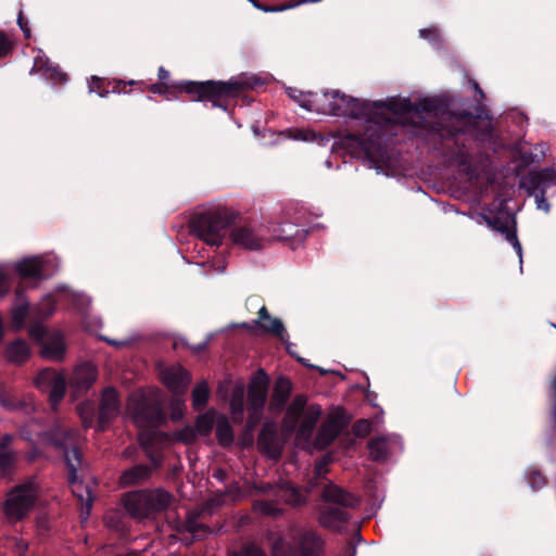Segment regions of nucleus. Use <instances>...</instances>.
<instances>
[{
  "instance_id": "nucleus-1",
  "label": "nucleus",
  "mask_w": 556,
  "mask_h": 556,
  "mask_svg": "<svg viewBox=\"0 0 556 556\" xmlns=\"http://www.w3.org/2000/svg\"><path fill=\"white\" fill-rule=\"evenodd\" d=\"M439 106L437 100L425 98L414 103L412 115L419 118L427 142L450 162L469 173L472 163V142L493 140V127L485 106L479 103L475 113L448 111L437 116Z\"/></svg>"
},
{
  "instance_id": "nucleus-2",
  "label": "nucleus",
  "mask_w": 556,
  "mask_h": 556,
  "mask_svg": "<svg viewBox=\"0 0 556 556\" xmlns=\"http://www.w3.org/2000/svg\"><path fill=\"white\" fill-rule=\"evenodd\" d=\"M352 111L345 117L365 119L362 131L349 132L343 144L354 151L364 153L366 157H375L383 151L389 138L393 136L395 122L388 114L380 112L387 109L395 115H412L414 103L409 99L391 98L387 101H367L350 96Z\"/></svg>"
},
{
  "instance_id": "nucleus-3",
  "label": "nucleus",
  "mask_w": 556,
  "mask_h": 556,
  "mask_svg": "<svg viewBox=\"0 0 556 556\" xmlns=\"http://www.w3.org/2000/svg\"><path fill=\"white\" fill-rule=\"evenodd\" d=\"M239 213L232 208L218 206L195 214L190 222L192 231L210 245L219 247L231 227L230 240L247 250L263 249L266 240L265 229L252 224H236Z\"/></svg>"
},
{
  "instance_id": "nucleus-4",
  "label": "nucleus",
  "mask_w": 556,
  "mask_h": 556,
  "mask_svg": "<svg viewBox=\"0 0 556 556\" xmlns=\"http://www.w3.org/2000/svg\"><path fill=\"white\" fill-rule=\"evenodd\" d=\"M264 85V80L254 75L242 74L227 81L223 80H180L172 84L157 81L148 88L152 93L178 98L187 93L191 101H210L214 106H222L219 101L239 97L241 93Z\"/></svg>"
},
{
  "instance_id": "nucleus-5",
  "label": "nucleus",
  "mask_w": 556,
  "mask_h": 556,
  "mask_svg": "<svg viewBox=\"0 0 556 556\" xmlns=\"http://www.w3.org/2000/svg\"><path fill=\"white\" fill-rule=\"evenodd\" d=\"M287 94L307 111L325 115L345 117L351 113L349 103H353L350 96L340 90H326L320 92H303L289 87Z\"/></svg>"
},
{
  "instance_id": "nucleus-6",
  "label": "nucleus",
  "mask_w": 556,
  "mask_h": 556,
  "mask_svg": "<svg viewBox=\"0 0 556 556\" xmlns=\"http://www.w3.org/2000/svg\"><path fill=\"white\" fill-rule=\"evenodd\" d=\"M173 500V494L163 488L141 489L126 493L123 504L130 516L148 518L166 510Z\"/></svg>"
},
{
  "instance_id": "nucleus-7",
  "label": "nucleus",
  "mask_w": 556,
  "mask_h": 556,
  "mask_svg": "<svg viewBox=\"0 0 556 556\" xmlns=\"http://www.w3.org/2000/svg\"><path fill=\"white\" fill-rule=\"evenodd\" d=\"M519 187L529 197L534 198L538 210L548 214L551 212L548 198L556 195V169L554 167L530 169L520 178Z\"/></svg>"
},
{
  "instance_id": "nucleus-8",
  "label": "nucleus",
  "mask_w": 556,
  "mask_h": 556,
  "mask_svg": "<svg viewBox=\"0 0 556 556\" xmlns=\"http://www.w3.org/2000/svg\"><path fill=\"white\" fill-rule=\"evenodd\" d=\"M37 488L34 482H26L16 486L4 504V513L10 521H20L25 518L35 506Z\"/></svg>"
},
{
  "instance_id": "nucleus-9",
  "label": "nucleus",
  "mask_w": 556,
  "mask_h": 556,
  "mask_svg": "<svg viewBox=\"0 0 556 556\" xmlns=\"http://www.w3.org/2000/svg\"><path fill=\"white\" fill-rule=\"evenodd\" d=\"M289 539L298 556H325V540L314 528L293 526Z\"/></svg>"
},
{
  "instance_id": "nucleus-10",
  "label": "nucleus",
  "mask_w": 556,
  "mask_h": 556,
  "mask_svg": "<svg viewBox=\"0 0 556 556\" xmlns=\"http://www.w3.org/2000/svg\"><path fill=\"white\" fill-rule=\"evenodd\" d=\"M269 377L263 368H260L253 376L248 389V404L250 410L249 422L260 420L267 400Z\"/></svg>"
},
{
  "instance_id": "nucleus-11",
  "label": "nucleus",
  "mask_w": 556,
  "mask_h": 556,
  "mask_svg": "<svg viewBox=\"0 0 556 556\" xmlns=\"http://www.w3.org/2000/svg\"><path fill=\"white\" fill-rule=\"evenodd\" d=\"M34 384L40 391L48 393L52 407H56L64 399L66 391L65 377L52 368L41 369L34 379Z\"/></svg>"
},
{
  "instance_id": "nucleus-12",
  "label": "nucleus",
  "mask_w": 556,
  "mask_h": 556,
  "mask_svg": "<svg viewBox=\"0 0 556 556\" xmlns=\"http://www.w3.org/2000/svg\"><path fill=\"white\" fill-rule=\"evenodd\" d=\"M119 412L121 400L117 390L113 387H106L102 391L99 403L97 430L104 432L119 415Z\"/></svg>"
},
{
  "instance_id": "nucleus-13",
  "label": "nucleus",
  "mask_w": 556,
  "mask_h": 556,
  "mask_svg": "<svg viewBox=\"0 0 556 556\" xmlns=\"http://www.w3.org/2000/svg\"><path fill=\"white\" fill-rule=\"evenodd\" d=\"M483 217L486 225L491 229L502 233L505 237L506 241L513 245L516 253L521 258L522 248L517 237V220L515 215L506 214L505 217H502L500 215H484Z\"/></svg>"
},
{
  "instance_id": "nucleus-14",
  "label": "nucleus",
  "mask_w": 556,
  "mask_h": 556,
  "mask_svg": "<svg viewBox=\"0 0 556 556\" xmlns=\"http://www.w3.org/2000/svg\"><path fill=\"white\" fill-rule=\"evenodd\" d=\"M54 446L63 452L67 469V482L74 485L78 481L77 471L83 462V453L76 442L70 438L55 440Z\"/></svg>"
},
{
  "instance_id": "nucleus-15",
  "label": "nucleus",
  "mask_w": 556,
  "mask_h": 556,
  "mask_svg": "<svg viewBox=\"0 0 556 556\" xmlns=\"http://www.w3.org/2000/svg\"><path fill=\"white\" fill-rule=\"evenodd\" d=\"M321 500L326 503L338 505L342 508H356L361 500L357 495L349 492L344 488L328 481L321 491Z\"/></svg>"
},
{
  "instance_id": "nucleus-16",
  "label": "nucleus",
  "mask_w": 556,
  "mask_h": 556,
  "mask_svg": "<svg viewBox=\"0 0 556 556\" xmlns=\"http://www.w3.org/2000/svg\"><path fill=\"white\" fill-rule=\"evenodd\" d=\"M160 469L154 468L151 463L149 465L136 464L121 473L118 485L123 489L142 485L151 479L153 472Z\"/></svg>"
},
{
  "instance_id": "nucleus-17",
  "label": "nucleus",
  "mask_w": 556,
  "mask_h": 556,
  "mask_svg": "<svg viewBox=\"0 0 556 556\" xmlns=\"http://www.w3.org/2000/svg\"><path fill=\"white\" fill-rule=\"evenodd\" d=\"M316 483L311 482L309 488L303 491L290 481H281L277 484L275 494L283 500V502L294 508L303 507L307 504L308 495Z\"/></svg>"
},
{
  "instance_id": "nucleus-18",
  "label": "nucleus",
  "mask_w": 556,
  "mask_h": 556,
  "mask_svg": "<svg viewBox=\"0 0 556 556\" xmlns=\"http://www.w3.org/2000/svg\"><path fill=\"white\" fill-rule=\"evenodd\" d=\"M255 324L264 332L276 336L283 343L288 342L289 336L286 331L283 323L277 317L271 318L265 305L260 308L258 319L255 320Z\"/></svg>"
},
{
  "instance_id": "nucleus-19",
  "label": "nucleus",
  "mask_w": 556,
  "mask_h": 556,
  "mask_svg": "<svg viewBox=\"0 0 556 556\" xmlns=\"http://www.w3.org/2000/svg\"><path fill=\"white\" fill-rule=\"evenodd\" d=\"M292 392V383L289 378L280 376L276 379L273 388L270 409L281 412Z\"/></svg>"
},
{
  "instance_id": "nucleus-20",
  "label": "nucleus",
  "mask_w": 556,
  "mask_h": 556,
  "mask_svg": "<svg viewBox=\"0 0 556 556\" xmlns=\"http://www.w3.org/2000/svg\"><path fill=\"white\" fill-rule=\"evenodd\" d=\"M307 235V230L299 229L292 223H282L279 224L273 230V237L275 240L290 242L291 248L295 249V245L302 243Z\"/></svg>"
},
{
  "instance_id": "nucleus-21",
  "label": "nucleus",
  "mask_w": 556,
  "mask_h": 556,
  "mask_svg": "<svg viewBox=\"0 0 556 556\" xmlns=\"http://www.w3.org/2000/svg\"><path fill=\"white\" fill-rule=\"evenodd\" d=\"M189 380V372L181 366L168 368L163 372L164 384L175 393L184 392Z\"/></svg>"
},
{
  "instance_id": "nucleus-22",
  "label": "nucleus",
  "mask_w": 556,
  "mask_h": 556,
  "mask_svg": "<svg viewBox=\"0 0 556 556\" xmlns=\"http://www.w3.org/2000/svg\"><path fill=\"white\" fill-rule=\"evenodd\" d=\"M96 379L97 369L91 364H84L75 370L71 383L78 392H87Z\"/></svg>"
},
{
  "instance_id": "nucleus-23",
  "label": "nucleus",
  "mask_w": 556,
  "mask_h": 556,
  "mask_svg": "<svg viewBox=\"0 0 556 556\" xmlns=\"http://www.w3.org/2000/svg\"><path fill=\"white\" fill-rule=\"evenodd\" d=\"M321 408L319 405L312 404L307 406L303 420L298 424V435L303 439H309L316 428V425L320 418Z\"/></svg>"
},
{
  "instance_id": "nucleus-24",
  "label": "nucleus",
  "mask_w": 556,
  "mask_h": 556,
  "mask_svg": "<svg viewBox=\"0 0 556 556\" xmlns=\"http://www.w3.org/2000/svg\"><path fill=\"white\" fill-rule=\"evenodd\" d=\"M65 343L61 333H54L42 343L41 355L51 361H62L65 355Z\"/></svg>"
},
{
  "instance_id": "nucleus-25",
  "label": "nucleus",
  "mask_w": 556,
  "mask_h": 556,
  "mask_svg": "<svg viewBox=\"0 0 556 556\" xmlns=\"http://www.w3.org/2000/svg\"><path fill=\"white\" fill-rule=\"evenodd\" d=\"M277 440L275 428L271 425L265 424L258 433V444L273 458H277L281 454L280 448L277 447Z\"/></svg>"
},
{
  "instance_id": "nucleus-26",
  "label": "nucleus",
  "mask_w": 556,
  "mask_h": 556,
  "mask_svg": "<svg viewBox=\"0 0 556 556\" xmlns=\"http://www.w3.org/2000/svg\"><path fill=\"white\" fill-rule=\"evenodd\" d=\"M136 418L148 422H157L164 419L162 409L156 405H151L146 399L139 400L135 405Z\"/></svg>"
},
{
  "instance_id": "nucleus-27",
  "label": "nucleus",
  "mask_w": 556,
  "mask_h": 556,
  "mask_svg": "<svg viewBox=\"0 0 556 556\" xmlns=\"http://www.w3.org/2000/svg\"><path fill=\"white\" fill-rule=\"evenodd\" d=\"M16 271L24 280H41L43 276L42 264L37 258H25L17 263Z\"/></svg>"
},
{
  "instance_id": "nucleus-28",
  "label": "nucleus",
  "mask_w": 556,
  "mask_h": 556,
  "mask_svg": "<svg viewBox=\"0 0 556 556\" xmlns=\"http://www.w3.org/2000/svg\"><path fill=\"white\" fill-rule=\"evenodd\" d=\"M139 445L144 452L148 460L154 466V468H162L164 463L163 453L154 446V438L152 434H140Z\"/></svg>"
},
{
  "instance_id": "nucleus-29",
  "label": "nucleus",
  "mask_w": 556,
  "mask_h": 556,
  "mask_svg": "<svg viewBox=\"0 0 556 556\" xmlns=\"http://www.w3.org/2000/svg\"><path fill=\"white\" fill-rule=\"evenodd\" d=\"M30 356V349L27 342L23 339H16L11 342L5 349V357L10 363L21 365L24 364Z\"/></svg>"
},
{
  "instance_id": "nucleus-30",
  "label": "nucleus",
  "mask_w": 556,
  "mask_h": 556,
  "mask_svg": "<svg viewBox=\"0 0 556 556\" xmlns=\"http://www.w3.org/2000/svg\"><path fill=\"white\" fill-rule=\"evenodd\" d=\"M307 397L304 394H296L290 405L287 407L285 422H290V428L293 430L302 415L306 410Z\"/></svg>"
},
{
  "instance_id": "nucleus-31",
  "label": "nucleus",
  "mask_w": 556,
  "mask_h": 556,
  "mask_svg": "<svg viewBox=\"0 0 556 556\" xmlns=\"http://www.w3.org/2000/svg\"><path fill=\"white\" fill-rule=\"evenodd\" d=\"M216 439L224 448L230 447L235 441L232 426L224 415H220L216 420Z\"/></svg>"
},
{
  "instance_id": "nucleus-32",
  "label": "nucleus",
  "mask_w": 556,
  "mask_h": 556,
  "mask_svg": "<svg viewBox=\"0 0 556 556\" xmlns=\"http://www.w3.org/2000/svg\"><path fill=\"white\" fill-rule=\"evenodd\" d=\"M38 71L43 72L46 78L54 83H64L67 80V76L59 67L53 66L48 60L43 61L41 58H36L31 72Z\"/></svg>"
},
{
  "instance_id": "nucleus-33",
  "label": "nucleus",
  "mask_w": 556,
  "mask_h": 556,
  "mask_svg": "<svg viewBox=\"0 0 556 556\" xmlns=\"http://www.w3.org/2000/svg\"><path fill=\"white\" fill-rule=\"evenodd\" d=\"M350 514L340 507L328 506L320 511L319 522L324 527H332L337 522H348Z\"/></svg>"
},
{
  "instance_id": "nucleus-34",
  "label": "nucleus",
  "mask_w": 556,
  "mask_h": 556,
  "mask_svg": "<svg viewBox=\"0 0 556 556\" xmlns=\"http://www.w3.org/2000/svg\"><path fill=\"white\" fill-rule=\"evenodd\" d=\"M367 446L372 460L384 462L388 459V442L384 438H372L368 441Z\"/></svg>"
},
{
  "instance_id": "nucleus-35",
  "label": "nucleus",
  "mask_w": 556,
  "mask_h": 556,
  "mask_svg": "<svg viewBox=\"0 0 556 556\" xmlns=\"http://www.w3.org/2000/svg\"><path fill=\"white\" fill-rule=\"evenodd\" d=\"M192 406L195 410H202L210 399V388L205 381H201L195 384L192 390Z\"/></svg>"
},
{
  "instance_id": "nucleus-36",
  "label": "nucleus",
  "mask_w": 556,
  "mask_h": 556,
  "mask_svg": "<svg viewBox=\"0 0 556 556\" xmlns=\"http://www.w3.org/2000/svg\"><path fill=\"white\" fill-rule=\"evenodd\" d=\"M214 415L215 412L212 409L197 417L194 430L199 435L207 437L211 434L214 427Z\"/></svg>"
},
{
  "instance_id": "nucleus-37",
  "label": "nucleus",
  "mask_w": 556,
  "mask_h": 556,
  "mask_svg": "<svg viewBox=\"0 0 556 556\" xmlns=\"http://www.w3.org/2000/svg\"><path fill=\"white\" fill-rule=\"evenodd\" d=\"M198 515H189L185 522L179 523L176 530L180 533L188 532L198 535L199 532L207 533L210 531L208 526L198 522Z\"/></svg>"
},
{
  "instance_id": "nucleus-38",
  "label": "nucleus",
  "mask_w": 556,
  "mask_h": 556,
  "mask_svg": "<svg viewBox=\"0 0 556 556\" xmlns=\"http://www.w3.org/2000/svg\"><path fill=\"white\" fill-rule=\"evenodd\" d=\"M255 511L269 517H280L283 514V509L278 507L275 501H255L253 504Z\"/></svg>"
},
{
  "instance_id": "nucleus-39",
  "label": "nucleus",
  "mask_w": 556,
  "mask_h": 556,
  "mask_svg": "<svg viewBox=\"0 0 556 556\" xmlns=\"http://www.w3.org/2000/svg\"><path fill=\"white\" fill-rule=\"evenodd\" d=\"M105 84L108 89H110V93H126V87L127 86H144L143 81L139 80H123L117 78H105Z\"/></svg>"
},
{
  "instance_id": "nucleus-40",
  "label": "nucleus",
  "mask_w": 556,
  "mask_h": 556,
  "mask_svg": "<svg viewBox=\"0 0 556 556\" xmlns=\"http://www.w3.org/2000/svg\"><path fill=\"white\" fill-rule=\"evenodd\" d=\"M270 556H298L291 542H287L283 538L279 536L271 545Z\"/></svg>"
},
{
  "instance_id": "nucleus-41",
  "label": "nucleus",
  "mask_w": 556,
  "mask_h": 556,
  "mask_svg": "<svg viewBox=\"0 0 556 556\" xmlns=\"http://www.w3.org/2000/svg\"><path fill=\"white\" fill-rule=\"evenodd\" d=\"M339 434V429L334 425H324L317 434V442L327 446L331 444Z\"/></svg>"
},
{
  "instance_id": "nucleus-42",
  "label": "nucleus",
  "mask_w": 556,
  "mask_h": 556,
  "mask_svg": "<svg viewBox=\"0 0 556 556\" xmlns=\"http://www.w3.org/2000/svg\"><path fill=\"white\" fill-rule=\"evenodd\" d=\"M88 90L89 92L97 93L101 98H105L110 93V89H108L105 84V78L96 75H92L88 79Z\"/></svg>"
},
{
  "instance_id": "nucleus-43",
  "label": "nucleus",
  "mask_w": 556,
  "mask_h": 556,
  "mask_svg": "<svg viewBox=\"0 0 556 556\" xmlns=\"http://www.w3.org/2000/svg\"><path fill=\"white\" fill-rule=\"evenodd\" d=\"M28 315V304L22 303L20 305H16L12 309L11 315V323L12 326L16 329H21L24 326L25 319Z\"/></svg>"
},
{
  "instance_id": "nucleus-44",
  "label": "nucleus",
  "mask_w": 556,
  "mask_h": 556,
  "mask_svg": "<svg viewBox=\"0 0 556 556\" xmlns=\"http://www.w3.org/2000/svg\"><path fill=\"white\" fill-rule=\"evenodd\" d=\"M228 556H267L265 551L254 542H247L240 551H233Z\"/></svg>"
},
{
  "instance_id": "nucleus-45",
  "label": "nucleus",
  "mask_w": 556,
  "mask_h": 556,
  "mask_svg": "<svg viewBox=\"0 0 556 556\" xmlns=\"http://www.w3.org/2000/svg\"><path fill=\"white\" fill-rule=\"evenodd\" d=\"M527 480H528L529 485L533 490H539L546 484V478L543 476V473L540 470H536V469L528 470Z\"/></svg>"
},
{
  "instance_id": "nucleus-46",
  "label": "nucleus",
  "mask_w": 556,
  "mask_h": 556,
  "mask_svg": "<svg viewBox=\"0 0 556 556\" xmlns=\"http://www.w3.org/2000/svg\"><path fill=\"white\" fill-rule=\"evenodd\" d=\"M230 409L233 416L243 415L244 410V401H243V390H236L232 394L230 401Z\"/></svg>"
},
{
  "instance_id": "nucleus-47",
  "label": "nucleus",
  "mask_w": 556,
  "mask_h": 556,
  "mask_svg": "<svg viewBox=\"0 0 556 556\" xmlns=\"http://www.w3.org/2000/svg\"><path fill=\"white\" fill-rule=\"evenodd\" d=\"M28 334L33 340L39 343H43L47 340V338H49L47 328L39 323L34 324L29 327Z\"/></svg>"
},
{
  "instance_id": "nucleus-48",
  "label": "nucleus",
  "mask_w": 556,
  "mask_h": 556,
  "mask_svg": "<svg viewBox=\"0 0 556 556\" xmlns=\"http://www.w3.org/2000/svg\"><path fill=\"white\" fill-rule=\"evenodd\" d=\"M332 462L331 455H324L319 460L316 462L314 468V475L316 479H325L328 472L327 466Z\"/></svg>"
},
{
  "instance_id": "nucleus-49",
  "label": "nucleus",
  "mask_w": 556,
  "mask_h": 556,
  "mask_svg": "<svg viewBox=\"0 0 556 556\" xmlns=\"http://www.w3.org/2000/svg\"><path fill=\"white\" fill-rule=\"evenodd\" d=\"M353 431L356 437L365 438L370 433L371 425L366 419H359L354 424Z\"/></svg>"
},
{
  "instance_id": "nucleus-50",
  "label": "nucleus",
  "mask_w": 556,
  "mask_h": 556,
  "mask_svg": "<svg viewBox=\"0 0 556 556\" xmlns=\"http://www.w3.org/2000/svg\"><path fill=\"white\" fill-rule=\"evenodd\" d=\"M197 435L194 428L187 426L178 432L177 438L185 444H191L195 441Z\"/></svg>"
},
{
  "instance_id": "nucleus-51",
  "label": "nucleus",
  "mask_w": 556,
  "mask_h": 556,
  "mask_svg": "<svg viewBox=\"0 0 556 556\" xmlns=\"http://www.w3.org/2000/svg\"><path fill=\"white\" fill-rule=\"evenodd\" d=\"M13 51V42L0 30V59L7 58Z\"/></svg>"
},
{
  "instance_id": "nucleus-52",
  "label": "nucleus",
  "mask_w": 556,
  "mask_h": 556,
  "mask_svg": "<svg viewBox=\"0 0 556 556\" xmlns=\"http://www.w3.org/2000/svg\"><path fill=\"white\" fill-rule=\"evenodd\" d=\"M14 464V454L11 451H0V469L8 472Z\"/></svg>"
},
{
  "instance_id": "nucleus-53",
  "label": "nucleus",
  "mask_w": 556,
  "mask_h": 556,
  "mask_svg": "<svg viewBox=\"0 0 556 556\" xmlns=\"http://www.w3.org/2000/svg\"><path fill=\"white\" fill-rule=\"evenodd\" d=\"M17 24H18L20 28L22 29V31L24 34V37L25 38H30V36H31L30 28L28 27V22L25 18V16L23 14V11H21L18 13Z\"/></svg>"
},
{
  "instance_id": "nucleus-54",
  "label": "nucleus",
  "mask_w": 556,
  "mask_h": 556,
  "mask_svg": "<svg viewBox=\"0 0 556 556\" xmlns=\"http://www.w3.org/2000/svg\"><path fill=\"white\" fill-rule=\"evenodd\" d=\"M419 35L425 39H435L438 36V31L434 28H424L419 30Z\"/></svg>"
},
{
  "instance_id": "nucleus-55",
  "label": "nucleus",
  "mask_w": 556,
  "mask_h": 556,
  "mask_svg": "<svg viewBox=\"0 0 556 556\" xmlns=\"http://www.w3.org/2000/svg\"><path fill=\"white\" fill-rule=\"evenodd\" d=\"M356 555V546L352 541L348 542L342 551V556H355Z\"/></svg>"
},
{
  "instance_id": "nucleus-56",
  "label": "nucleus",
  "mask_w": 556,
  "mask_h": 556,
  "mask_svg": "<svg viewBox=\"0 0 556 556\" xmlns=\"http://www.w3.org/2000/svg\"><path fill=\"white\" fill-rule=\"evenodd\" d=\"M13 437L11 434H5L0 440V451H9L8 447L11 445Z\"/></svg>"
},
{
  "instance_id": "nucleus-57",
  "label": "nucleus",
  "mask_w": 556,
  "mask_h": 556,
  "mask_svg": "<svg viewBox=\"0 0 556 556\" xmlns=\"http://www.w3.org/2000/svg\"><path fill=\"white\" fill-rule=\"evenodd\" d=\"M213 477L215 479H217L218 481L224 482V481H226L228 473L225 469L218 468L214 471Z\"/></svg>"
},
{
  "instance_id": "nucleus-58",
  "label": "nucleus",
  "mask_w": 556,
  "mask_h": 556,
  "mask_svg": "<svg viewBox=\"0 0 556 556\" xmlns=\"http://www.w3.org/2000/svg\"><path fill=\"white\" fill-rule=\"evenodd\" d=\"M157 77L159 81L167 83V80L169 79V72L165 70L163 66H160L157 71Z\"/></svg>"
},
{
  "instance_id": "nucleus-59",
  "label": "nucleus",
  "mask_w": 556,
  "mask_h": 556,
  "mask_svg": "<svg viewBox=\"0 0 556 556\" xmlns=\"http://www.w3.org/2000/svg\"><path fill=\"white\" fill-rule=\"evenodd\" d=\"M3 405L10 409H15L17 408V403L15 400H12V399H5L3 400Z\"/></svg>"
},
{
  "instance_id": "nucleus-60",
  "label": "nucleus",
  "mask_w": 556,
  "mask_h": 556,
  "mask_svg": "<svg viewBox=\"0 0 556 556\" xmlns=\"http://www.w3.org/2000/svg\"><path fill=\"white\" fill-rule=\"evenodd\" d=\"M472 87L476 90V92L479 94L481 100L484 99L485 94L477 81H475V80L472 81Z\"/></svg>"
},
{
  "instance_id": "nucleus-61",
  "label": "nucleus",
  "mask_w": 556,
  "mask_h": 556,
  "mask_svg": "<svg viewBox=\"0 0 556 556\" xmlns=\"http://www.w3.org/2000/svg\"><path fill=\"white\" fill-rule=\"evenodd\" d=\"M83 419H84V426L86 428L91 427L92 420H93V409H91V413H90L89 417H83Z\"/></svg>"
},
{
  "instance_id": "nucleus-62",
  "label": "nucleus",
  "mask_w": 556,
  "mask_h": 556,
  "mask_svg": "<svg viewBox=\"0 0 556 556\" xmlns=\"http://www.w3.org/2000/svg\"><path fill=\"white\" fill-rule=\"evenodd\" d=\"M552 418L556 426V397L552 399Z\"/></svg>"
},
{
  "instance_id": "nucleus-63",
  "label": "nucleus",
  "mask_w": 556,
  "mask_h": 556,
  "mask_svg": "<svg viewBox=\"0 0 556 556\" xmlns=\"http://www.w3.org/2000/svg\"><path fill=\"white\" fill-rule=\"evenodd\" d=\"M205 349H206V343H205V342L199 343L198 345H195V346H193V348H192V350H193L195 353L203 352Z\"/></svg>"
},
{
  "instance_id": "nucleus-64",
  "label": "nucleus",
  "mask_w": 556,
  "mask_h": 556,
  "mask_svg": "<svg viewBox=\"0 0 556 556\" xmlns=\"http://www.w3.org/2000/svg\"><path fill=\"white\" fill-rule=\"evenodd\" d=\"M274 489H276V490H277V485H273V484H270V483H267V484H265V485L262 488V491H263V492H265V493H267V492H271V491H274Z\"/></svg>"
}]
</instances>
